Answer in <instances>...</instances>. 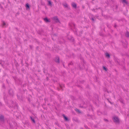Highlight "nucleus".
<instances>
[{"mask_svg": "<svg viewBox=\"0 0 129 129\" xmlns=\"http://www.w3.org/2000/svg\"><path fill=\"white\" fill-rule=\"evenodd\" d=\"M72 6L75 8H77V5L76 4L74 3H72Z\"/></svg>", "mask_w": 129, "mask_h": 129, "instance_id": "nucleus-5", "label": "nucleus"}, {"mask_svg": "<svg viewBox=\"0 0 129 129\" xmlns=\"http://www.w3.org/2000/svg\"><path fill=\"white\" fill-rule=\"evenodd\" d=\"M47 1L48 2V5L51 6V7L52 6V4L51 2L50 1H49L48 0H47Z\"/></svg>", "mask_w": 129, "mask_h": 129, "instance_id": "nucleus-7", "label": "nucleus"}, {"mask_svg": "<svg viewBox=\"0 0 129 129\" xmlns=\"http://www.w3.org/2000/svg\"><path fill=\"white\" fill-rule=\"evenodd\" d=\"M60 88H61V89H62V87H61V86L60 85Z\"/></svg>", "mask_w": 129, "mask_h": 129, "instance_id": "nucleus-21", "label": "nucleus"}, {"mask_svg": "<svg viewBox=\"0 0 129 129\" xmlns=\"http://www.w3.org/2000/svg\"><path fill=\"white\" fill-rule=\"evenodd\" d=\"M73 64V63H72V62L70 63H69V65H72V64Z\"/></svg>", "mask_w": 129, "mask_h": 129, "instance_id": "nucleus-18", "label": "nucleus"}, {"mask_svg": "<svg viewBox=\"0 0 129 129\" xmlns=\"http://www.w3.org/2000/svg\"><path fill=\"white\" fill-rule=\"evenodd\" d=\"M0 120L3 122H4V117L2 115L0 116Z\"/></svg>", "mask_w": 129, "mask_h": 129, "instance_id": "nucleus-4", "label": "nucleus"}, {"mask_svg": "<svg viewBox=\"0 0 129 129\" xmlns=\"http://www.w3.org/2000/svg\"><path fill=\"white\" fill-rule=\"evenodd\" d=\"M122 3H125L127 5H128V4L127 1L126 0H122Z\"/></svg>", "mask_w": 129, "mask_h": 129, "instance_id": "nucleus-8", "label": "nucleus"}, {"mask_svg": "<svg viewBox=\"0 0 129 129\" xmlns=\"http://www.w3.org/2000/svg\"><path fill=\"white\" fill-rule=\"evenodd\" d=\"M103 69L104 70H105L106 71H107V69L105 67L103 66Z\"/></svg>", "mask_w": 129, "mask_h": 129, "instance_id": "nucleus-15", "label": "nucleus"}, {"mask_svg": "<svg viewBox=\"0 0 129 129\" xmlns=\"http://www.w3.org/2000/svg\"><path fill=\"white\" fill-rule=\"evenodd\" d=\"M105 55L106 57L108 58H110V55L108 53H105Z\"/></svg>", "mask_w": 129, "mask_h": 129, "instance_id": "nucleus-9", "label": "nucleus"}, {"mask_svg": "<svg viewBox=\"0 0 129 129\" xmlns=\"http://www.w3.org/2000/svg\"><path fill=\"white\" fill-rule=\"evenodd\" d=\"M62 116L64 118V119L65 121H67L69 120L68 118L64 114H63Z\"/></svg>", "mask_w": 129, "mask_h": 129, "instance_id": "nucleus-6", "label": "nucleus"}, {"mask_svg": "<svg viewBox=\"0 0 129 129\" xmlns=\"http://www.w3.org/2000/svg\"><path fill=\"white\" fill-rule=\"evenodd\" d=\"M63 6L66 8L68 7V5L67 4H65L63 5Z\"/></svg>", "mask_w": 129, "mask_h": 129, "instance_id": "nucleus-13", "label": "nucleus"}, {"mask_svg": "<svg viewBox=\"0 0 129 129\" xmlns=\"http://www.w3.org/2000/svg\"><path fill=\"white\" fill-rule=\"evenodd\" d=\"M81 129H83L82 128H81Z\"/></svg>", "mask_w": 129, "mask_h": 129, "instance_id": "nucleus-24", "label": "nucleus"}, {"mask_svg": "<svg viewBox=\"0 0 129 129\" xmlns=\"http://www.w3.org/2000/svg\"><path fill=\"white\" fill-rule=\"evenodd\" d=\"M104 120L106 121H108V120L107 119H105Z\"/></svg>", "mask_w": 129, "mask_h": 129, "instance_id": "nucleus-20", "label": "nucleus"}, {"mask_svg": "<svg viewBox=\"0 0 129 129\" xmlns=\"http://www.w3.org/2000/svg\"><path fill=\"white\" fill-rule=\"evenodd\" d=\"M30 118L31 119V120H32V121H33V122L34 123H35V120H34V119L33 118L31 117L30 116Z\"/></svg>", "mask_w": 129, "mask_h": 129, "instance_id": "nucleus-11", "label": "nucleus"}, {"mask_svg": "<svg viewBox=\"0 0 129 129\" xmlns=\"http://www.w3.org/2000/svg\"><path fill=\"white\" fill-rule=\"evenodd\" d=\"M126 36L127 37H129V33L127 31L126 32Z\"/></svg>", "mask_w": 129, "mask_h": 129, "instance_id": "nucleus-12", "label": "nucleus"}, {"mask_svg": "<svg viewBox=\"0 0 129 129\" xmlns=\"http://www.w3.org/2000/svg\"><path fill=\"white\" fill-rule=\"evenodd\" d=\"M44 20L46 22H49V20L47 18H44Z\"/></svg>", "mask_w": 129, "mask_h": 129, "instance_id": "nucleus-10", "label": "nucleus"}, {"mask_svg": "<svg viewBox=\"0 0 129 129\" xmlns=\"http://www.w3.org/2000/svg\"><path fill=\"white\" fill-rule=\"evenodd\" d=\"M53 19L56 22H59V20L56 16L54 17L53 18Z\"/></svg>", "mask_w": 129, "mask_h": 129, "instance_id": "nucleus-3", "label": "nucleus"}, {"mask_svg": "<svg viewBox=\"0 0 129 129\" xmlns=\"http://www.w3.org/2000/svg\"><path fill=\"white\" fill-rule=\"evenodd\" d=\"M91 20L93 21H94V19L93 18H91Z\"/></svg>", "mask_w": 129, "mask_h": 129, "instance_id": "nucleus-19", "label": "nucleus"}, {"mask_svg": "<svg viewBox=\"0 0 129 129\" xmlns=\"http://www.w3.org/2000/svg\"><path fill=\"white\" fill-rule=\"evenodd\" d=\"M113 119L114 121L115 122L119 123V120L118 117H113Z\"/></svg>", "mask_w": 129, "mask_h": 129, "instance_id": "nucleus-1", "label": "nucleus"}, {"mask_svg": "<svg viewBox=\"0 0 129 129\" xmlns=\"http://www.w3.org/2000/svg\"><path fill=\"white\" fill-rule=\"evenodd\" d=\"M114 26L115 27H116V25H115Z\"/></svg>", "mask_w": 129, "mask_h": 129, "instance_id": "nucleus-22", "label": "nucleus"}, {"mask_svg": "<svg viewBox=\"0 0 129 129\" xmlns=\"http://www.w3.org/2000/svg\"><path fill=\"white\" fill-rule=\"evenodd\" d=\"M6 24L5 23V22L4 21H3V26L5 25H6Z\"/></svg>", "mask_w": 129, "mask_h": 129, "instance_id": "nucleus-16", "label": "nucleus"}, {"mask_svg": "<svg viewBox=\"0 0 129 129\" xmlns=\"http://www.w3.org/2000/svg\"><path fill=\"white\" fill-rule=\"evenodd\" d=\"M76 111H77L79 113H80V111H79V110L78 109H76V110H75Z\"/></svg>", "mask_w": 129, "mask_h": 129, "instance_id": "nucleus-17", "label": "nucleus"}, {"mask_svg": "<svg viewBox=\"0 0 129 129\" xmlns=\"http://www.w3.org/2000/svg\"><path fill=\"white\" fill-rule=\"evenodd\" d=\"M30 47L31 48V46H30Z\"/></svg>", "mask_w": 129, "mask_h": 129, "instance_id": "nucleus-23", "label": "nucleus"}, {"mask_svg": "<svg viewBox=\"0 0 129 129\" xmlns=\"http://www.w3.org/2000/svg\"><path fill=\"white\" fill-rule=\"evenodd\" d=\"M26 7L27 8H29V6L28 4H26Z\"/></svg>", "mask_w": 129, "mask_h": 129, "instance_id": "nucleus-14", "label": "nucleus"}, {"mask_svg": "<svg viewBox=\"0 0 129 129\" xmlns=\"http://www.w3.org/2000/svg\"><path fill=\"white\" fill-rule=\"evenodd\" d=\"M55 61L58 63H59V58L58 56L56 57L55 59Z\"/></svg>", "mask_w": 129, "mask_h": 129, "instance_id": "nucleus-2", "label": "nucleus"}]
</instances>
